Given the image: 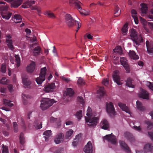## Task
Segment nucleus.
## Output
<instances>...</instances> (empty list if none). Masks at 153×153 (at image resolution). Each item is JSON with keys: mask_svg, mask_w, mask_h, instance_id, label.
Segmentation results:
<instances>
[{"mask_svg": "<svg viewBox=\"0 0 153 153\" xmlns=\"http://www.w3.org/2000/svg\"><path fill=\"white\" fill-rule=\"evenodd\" d=\"M86 115L88 117H85V120L87 125L89 126L94 127L97 125L99 120L97 117H93L92 115V110L91 108L89 106L87 111Z\"/></svg>", "mask_w": 153, "mask_h": 153, "instance_id": "nucleus-1", "label": "nucleus"}, {"mask_svg": "<svg viewBox=\"0 0 153 153\" xmlns=\"http://www.w3.org/2000/svg\"><path fill=\"white\" fill-rule=\"evenodd\" d=\"M65 17L66 23L69 27H72L74 25H76L77 30H76V32H77L81 27V24H80L78 21L75 20L70 14H66Z\"/></svg>", "mask_w": 153, "mask_h": 153, "instance_id": "nucleus-2", "label": "nucleus"}, {"mask_svg": "<svg viewBox=\"0 0 153 153\" xmlns=\"http://www.w3.org/2000/svg\"><path fill=\"white\" fill-rule=\"evenodd\" d=\"M130 36L132 40L136 45L138 46L140 43L143 42V39L140 36H138L136 30L132 29L131 30Z\"/></svg>", "mask_w": 153, "mask_h": 153, "instance_id": "nucleus-3", "label": "nucleus"}, {"mask_svg": "<svg viewBox=\"0 0 153 153\" xmlns=\"http://www.w3.org/2000/svg\"><path fill=\"white\" fill-rule=\"evenodd\" d=\"M56 102L53 99L45 98L42 100L40 107L42 110H45L51 106Z\"/></svg>", "mask_w": 153, "mask_h": 153, "instance_id": "nucleus-4", "label": "nucleus"}, {"mask_svg": "<svg viewBox=\"0 0 153 153\" xmlns=\"http://www.w3.org/2000/svg\"><path fill=\"white\" fill-rule=\"evenodd\" d=\"M8 8L6 5H0V13L2 17L5 19H9L12 15V13L8 11Z\"/></svg>", "mask_w": 153, "mask_h": 153, "instance_id": "nucleus-5", "label": "nucleus"}, {"mask_svg": "<svg viewBox=\"0 0 153 153\" xmlns=\"http://www.w3.org/2000/svg\"><path fill=\"white\" fill-rule=\"evenodd\" d=\"M47 69L45 67L41 69L39 77L37 78L36 81L38 85H41L45 79V75L46 73Z\"/></svg>", "mask_w": 153, "mask_h": 153, "instance_id": "nucleus-6", "label": "nucleus"}, {"mask_svg": "<svg viewBox=\"0 0 153 153\" xmlns=\"http://www.w3.org/2000/svg\"><path fill=\"white\" fill-rule=\"evenodd\" d=\"M106 109L107 113L110 115H115L116 112L115 111L113 104L112 102L107 103Z\"/></svg>", "mask_w": 153, "mask_h": 153, "instance_id": "nucleus-7", "label": "nucleus"}, {"mask_svg": "<svg viewBox=\"0 0 153 153\" xmlns=\"http://www.w3.org/2000/svg\"><path fill=\"white\" fill-rule=\"evenodd\" d=\"M6 43L8 47L10 50H12L14 49V47L13 45V41L12 39V36L10 34L6 35Z\"/></svg>", "mask_w": 153, "mask_h": 153, "instance_id": "nucleus-8", "label": "nucleus"}, {"mask_svg": "<svg viewBox=\"0 0 153 153\" xmlns=\"http://www.w3.org/2000/svg\"><path fill=\"white\" fill-rule=\"evenodd\" d=\"M22 82L25 88H28L31 84V82L28 78L27 75L23 74L22 76Z\"/></svg>", "mask_w": 153, "mask_h": 153, "instance_id": "nucleus-9", "label": "nucleus"}, {"mask_svg": "<svg viewBox=\"0 0 153 153\" xmlns=\"http://www.w3.org/2000/svg\"><path fill=\"white\" fill-rule=\"evenodd\" d=\"M69 3L71 5L74 4L79 12L81 10V5H82V4L78 0H70Z\"/></svg>", "mask_w": 153, "mask_h": 153, "instance_id": "nucleus-10", "label": "nucleus"}, {"mask_svg": "<svg viewBox=\"0 0 153 153\" xmlns=\"http://www.w3.org/2000/svg\"><path fill=\"white\" fill-rule=\"evenodd\" d=\"M112 134V133L111 134L106 135L104 137V139L107 140L109 142H110L112 144L115 145L117 143L116 137Z\"/></svg>", "mask_w": 153, "mask_h": 153, "instance_id": "nucleus-11", "label": "nucleus"}, {"mask_svg": "<svg viewBox=\"0 0 153 153\" xmlns=\"http://www.w3.org/2000/svg\"><path fill=\"white\" fill-rule=\"evenodd\" d=\"M120 59L121 64L123 66L126 72L128 73H129L130 71V68L127 62L126 58L124 57H120Z\"/></svg>", "mask_w": 153, "mask_h": 153, "instance_id": "nucleus-12", "label": "nucleus"}, {"mask_svg": "<svg viewBox=\"0 0 153 153\" xmlns=\"http://www.w3.org/2000/svg\"><path fill=\"white\" fill-rule=\"evenodd\" d=\"M113 78L114 81L118 85H122L120 81V78L119 75V72L117 71H115L113 75Z\"/></svg>", "mask_w": 153, "mask_h": 153, "instance_id": "nucleus-13", "label": "nucleus"}, {"mask_svg": "<svg viewBox=\"0 0 153 153\" xmlns=\"http://www.w3.org/2000/svg\"><path fill=\"white\" fill-rule=\"evenodd\" d=\"M55 88L56 86L54 83H48L45 86L44 90L47 92L53 91Z\"/></svg>", "mask_w": 153, "mask_h": 153, "instance_id": "nucleus-14", "label": "nucleus"}, {"mask_svg": "<svg viewBox=\"0 0 153 153\" xmlns=\"http://www.w3.org/2000/svg\"><path fill=\"white\" fill-rule=\"evenodd\" d=\"M119 143L121 148L126 153H129L131 152V150L128 145L123 141H120Z\"/></svg>", "mask_w": 153, "mask_h": 153, "instance_id": "nucleus-15", "label": "nucleus"}, {"mask_svg": "<svg viewBox=\"0 0 153 153\" xmlns=\"http://www.w3.org/2000/svg\"><path fill=\"white\" fill-rule=\"evenodd\" d=\"M92 149L91 143L90 141H89L84 147V151L85 153H92Z\"/></svg>", "mask_w": 153, "mask_h": 153, "instance_id": "nucleus-16", "label": "nucleus"}, {"mask_svg": "<svg viewBox=\"0 0 153 153\" xmlns=\"http://www.w3.org/2000/svg\"><path fill=\"white\" fill-rule=\"evenodd\" d=\"M63 134L62 133H60L57 134L54 139V141L57 144H59L62 142L63 140Z\"/></svg>", "mask_w": 153, "mask_h": 153, "instance_id": "nucleus-17", "label": "nucleus"}, {"mask_svg": "<svg viewBox=\"0 0 153 153\" xmlns=\"http://www.w3.org/2000/svg\"><path fill=\"white\" fill-rule=\"evenodd\" d=\"M101 128L104 130H107L109 127L108 121L105 119H103L100 123Z\"/></svg>", "mask_w": 153, "mask_h": 153, "instance_id": "nucleus-18", "label": "nucleus"}, {"mask_svg": "<svg viewBox=\"0 0 153 153\" xmlns=\"http://www.w3.org/2000/svg\"><path fill=\"white\" fill-rule=\"evenodd\" d=\"M36 64L35 62L32 61L28 65L26 68L27 71L29 73H32L35 68Z\"/></svg>", "mask_w": 153, "mask_h": 153, "instance_id": "nucleus-19", "label": "nucleus"}, {"mask_svg": "<svg viewBox=\"0 0 153 153\" xmlns=\"http://www.w3.org/2000/svg\"><path fill=\"white\" fill-rule=\"evenodd\" d=\"M118 105L123 111L130 114V110L126 106V104L121 102H119Z\"/></svg>", "mask_w": 153, "mask_h": 153, "instance_id": "nucleus-20", "label": "nucleus"}, {"mask_svg": "<svg viewBox=\"0 0 153 153\" xmlns=\"http://www.w3.org/2000/svg\"><path fill=\"white\" fill-rule=\"evenodd\" d=\"M149 93L146 90L142 89L141 93L139 94L140 97L146 99H149Z\"/></svg>", "mask_w": 153, "mask_h": 153, "instance_id": "nucleus-21", "label": "nucleus"}, {"mask_svg": "<svg viewBox=\"0 0 153 153\" xmlns=\"http://www.w3.org/2000/svg\"><path fill=\"white\" fill-rule=\"evenodd\" d=\"M125 137L131 142H133L134 141V138L133 137L132 134L128 132H126L124 134Z\"/></svg>", "mask_w": 153, "mask_h": 153, "instance_id": "nucleus-22", "label": "nucleus"}, {"mask_svg": "<svg viewBox=\"0 0 153 153\" xmlns=\"http://www.w3.org/2000/svg\"><path fill=\"white\" fill-rule=\"evenodd\" d=\"M131 13L132 16L134 20L135 23L136 24H137L138 23V20L136 11L134 9H132L131 11Z\"/></svg>", "mask_w": 153, "mask_h": 153, "instance_id": "nucleus-23", "label": "nucleus"}, {"mask_svg": "<svg viewBox=\"0 0 153 153\" xmlns=\"http://www.w3.org/2000/svg\"><path fill=\"white\" fill-rule=\"evenodd\" d=\"M22 1L21 0H17L13 1L11 4V7L17 8L22 3Z\"/></svg>", "mask_w": 153, "mask_h": 153, "instance_id": "nucleus-24", "label": "nucleus"}, {"mask_svg": "<svg viewBox=\"0 0 153 153\" xmlns=\"http://www.w3.org/2000/svg\"><path fill=\"white\" fill-rule=\"evenodd\" d=\"M137 107L140 111H143L146 110L145 107L143 106L142 103L139 101L136 102Z\"/></svg>", "mask_w": 153, "mask_h": 153, "instance_id": "nucleus-25", "label": "nucleus"}, {"mask_svg": "<svg viewBox=\"0 0 153 153\" xmlns=\"http://www.w3.org/2000/svg\"><path fill=\"white\" fill-rule=\"evenodd\" d=\"M128 54L130 57L132 59H137L139 58L138 56L136 54L134 51H130L129 53Z\"/></svg>", "mask_w": 153, "mask_h": 153, "instance_id": "nucleus-26", "label": "nucleus"}, {"mask_svg": "<svg viewBox=\"0 0 153 153\" xmlns=\"http://www.w3.org/2000/svg\"><path fill=\"white\" fill-rule=\"evenodd\" d=\"M97 93L99 94L100 98L103 97L105 93L104 88L100 87L99 90L97 91Z\"/></svg>", "mask_w": 153, "mask_h": 153, "instance_id": "nucleus-27", "label": "nucleus"}, {"mask_svg": "<svg viewBox=\"0 0 153 153\" xmlns=\"http://www.w3.org/2000/svg\"><path fill=\"white\" fill-rule=\"evenodd\" d=\"M14 21L16 23L20 22L22 21V19L21 16L18 14H16L13 17Z\"/></svg>", "mask_w": 153, "mask_h": 153, "instance_id": "nucleus-28", "label": "nucleus"}, {"mask_svg": "<svg viewBox=\"0 0 153 153\" xmlns=\"http://www.w3.org/2000/svg\"><path fill=\"white\" fill-rule=\"evenodd\" d=\"M153 146L152 144L148 143L146 144L144 147V149L148 152H152Z\"/></svg>", "mask_w": 153, "mask_h": 153, "instance_id": "nucleus-29", "label": "nucleus"}, {"mask_svg": "<svg viewBox=\"0 0 153 153\" xmlns=\"http://www.w3.org/2000/svg\"><path fill=\"white\" fill-rule=\"evenodd\" d=\"M44 137L45 138V140L47 141L48 139L51 135V130H48L45 131L43 133Z\"/></svg>", "mask_w": 153, "mask_h": 153, "instance_id": "nucleus-30", "label": "nucleus"}, {"mask_svg": "<svg viewBox=\"0 0 153 153\" xmlns=\"http://www.w3.org/2000/svg\"><path fill=\"white\" fill-rule=\"evenodd\" d=\"M120 10V8L118 7V6L117 4H115L114 5V16H119L120 14V11L119 12Z\"/></svg>", "mask_w": 153, "mask_h": 153, "instance_id": "nucleus-31", "label": "nucleus"}, {"mask_svg": "<svg viewBox=\"0 0 153 153\" xmlns=\"http://www.w3.org/2000/svg\"><path fill=\"white\" fill-rule=\"evenodd\" d=\"M41 48L39 46H37L35 47L33 50V52L34 56H37L40 53Z\"/></svg>", "mask_w": 153, "mask_h": 153, "instance_id": "nucleus-32", "label": "nucleus"}, {"mask_svg": "<svg viewBox=\"0 0 153 153\" xmlns=\"http://www.w3.org/2000/svg\"><path fill=\"white\" fill-rule=\"evenodd\" d=\"M74 94L73 90L71 88H68L67 89L66 96H68L69 97L73 96Z\"/></svg>", "mask_w": 153, "mask_h": 153, "instance_id": "nucleus-33", "label": "nucleus"}, {"mask_svg": "<svg viewBox=\"0 0 153 153\" xmlns=\"http://www.w3.org/2000/svg\"><path fill=\"white\" fill-rule=\"evenodd\" d=\"M126 85L129 87L134 88V86L132 83V79L130 78L127 79L126 83Z\"/></svg>", "mask_w": 153, "mask_h": 153, "instance_id": "nucleus-34", "label": "nucleus"}, {"mask_svg": "<svg viewBox=\"0 0 153 153\" xmlns=\"http://www.w3.org/2000/svg\"><path fill=\"white\" fill-rule=\"evenodd\" d=\"M113 51L114 52L118 53L120 55H122L123 53L122 48L120 46H118L116 47L114 49Z\"/></svg>", "mask_w": 153, "mask_h": 153, "instance_id": "nucleus-35", "label": "nucleus"}, {"mask_svg": "<svg viewBox=\"0 0 153 153\" xmlns=\"http://www.w3.org/2000/svg\"><path fill=\"white\" fill-rule=\"evenodd\" d=\"M140 5L141 6V11L142 13L143 14L146 13L148 10V8L146 4H141Z\"/></svg>", "mask_w": 153, "mask_h": 153, "instance_id": "nucleus-36", "label": "nucleus"}, {"mask_svg": "<svg viewBox=\"0 0 153 153\" xmlns=\"http://www.w3.org/2000/svg\"><path fill=\"white\" fill-rule=\"evenodd\" d=\"M15 57L16 60L15 62L16 63V66L18 67L20 65V58L18 55H15Z\"/></svg>", "mask_w": 153, "mask_h": 153, "instance_id": "nucleus-37", "label": "nucleus"}, {"mask_svg": "<svg viewBox=\"0 0 153 153\" xmlns=\"http://www.w3.org/2000/svg\"><path fill=\"white\" fill-rule=\"evenodd\" d=\"M145 123L148 125L147 127L148 129H151L153 127V123L152 122L150 121H146Z\"/></svg>", "mask_w": 153, "mask_h": 153, "instance_id": "nucleus-38", "label": "nucleus"}, {"mask_svg": "<svg viewBox=\"0 0 153 153\" xmlns=\"http://www.w3.org/2000/svg\"><path fill=\"white\" fill-rule=\"evenodd\" d=\"M31 6V5L29 1V0H27L24 2L23 5L22 6V7L24 8L29 7Z\"/></svg>", "mask_w": 153, "mask_h": 153, "instance_id": "nucleus-39", "label": "nucleus"}, {"mask_svg": "<svg viewBox=\"0 0 153 153\" xmlns=\"http://www.w3.org/2000/svg\"><path fill=\"white\" fill-rule=\"evenodd\" d=\"M25 137H24V134L21 132L20 135L19 136V140L21 144L23 145L25 143Z\"/></svg>", "mask_w": 153, "mask_h": 153, "instance_id": "nucleus-40", "label": "nucleus"}, {"mask_svg": "<svg viewBox=\"0 0 153 153\" xmlns=\"http://www.w3.org/2000/svg\"><path fill=\"white\" fill-rule=\"evenodd\" d=\"M128 25L127 24H126L123 26L122 28V31L124 35L126 34L127 32L128 29Z\"/></svg>", "mask_w": 153, "mask_h": 153, "instance_id": "nucleus-41", "label": "nucleus"}, {"mask_svg": "<svg viewBox=\"0 0 153 153\" xmlns=\"http://www.w3.org/2000/svg\"><path fill=\"white\" fill-rule=\"evenodd\" d=\"M4 102L6 105L11 107L13 106L14 105L13 103H11V101L9 100H4Z\"/></svg>", "mask_w": 153, "mask_h": 153, "instance_id": "nucleus-42", "label": "nucleus"}, {"mask_svg": "<svg viewBox=\"0 0 153 153\" xmlns=\"http://www.w3.org/2000/svg\"><path fill=\"white\" fill-rule=\"evenodd\" d=\"M80 136L79 134H78L77 135H76V139L74 141H73L72 143L73 146H76L77 145L78 141L79 140V136Z\"/></svg>", "mask_w": 153, "mask_h": 153, "instance_id": "nucleus-43", "label": "nucleus"}, {"mask_svg": "<svg viewBox=\"0 0 153 153\" xmlns=\"http://www.w3.org/2000/svg\"><path fill=\"white\" fill-rule=\"evenodd\" d=\"M82 110H80L77 111L76 114V117L79 119L80 120L81 119L82 116Z\"/></svg>", "mask_w": 153, "mask_h": 153, "instance_id": "nucleus-44", "label": "nucleus"}, {"mask_svg": "<svg viewBox=\"0 0 153 153\" xmlns=\"http://www.w3.org/2000/svg\"><path fill=\"white\" fill-rule=\"evenodd\" d=\"M0 83L3 84H7L9 83V80L5 77H3L0 80Z\"/></svg>", "mask_w": 153, "mask_h": 153, "instance_id": "nucleus-45", "label": "nucleus"}, {"mask_svg": "<svg viewBox=\"0 0 153 153\" xmlns=\"http://www.w3.org/2000/svg\"><path fill=\"white\" fill-rule=\"evenodd\" d=\"M73 131L72 129H70L67 131L66 133V138H68L70 137L72 134L73 133Z\"/></svg>", "mask_w": 153, "mask_h": 153, "instance_id": "nucleus-46", "label": "nucleus"}, {"mask_svg": "<svg viewBox=\"0 0 153 153\" xmlns=\"http://www.w3.org/2000/svg\"><path fill=\"white\" fill-rule=\"evenodd\" d=\"M14 128V131L15 132H17L18 131V126L16 122H14L13 123Z\"/></svg>", "mask_w": 153, "mask_h": 153, "instance_id": "nucleus-47", "label": "nucleus"}, {"mask_svg": "<svg viewBox=\"0 0 153 153\" xmlns=\"http://www.w3.org/2000/svg\"><path fill=\"white\" fill-rule=\"evenodd\" d=\"M85 83V82L83 79L80 77L77 80V83L80 85H83Z\"/></svg>", "mask_w": 153, "mask_h": 153, "instance_id": "nucleus-48", "label": "nucleus"}, {"mask_svg": "<svg viewBox=\"0 0 153 153\" xmlns=\"http://www.w3.org/2000/svg\"><path fill=\"white\" fill-rule=\"evenodd\" d=\"M2 153H9L8 147L7 146H4V145H3Z\"/></svg>", "mask_w": 153, "mask_h": 153, "instance_id": "nucleus-49", "label": "nucleus"}, {"mask_svg": "<svg viewBox=\"0 0 153 153\" xmlns=\"http://www.w3.org/2000/svg\"><path fill=\"white\" fill-rule=\"evenodd\" d=\"M147 51L148 53L151 55H153V47L151 46L147 49Z\"/></svg>", "mask_w": 153, "mask_h": 153, "instance_id": "nucleus-50", "label": "nucleus"}, {"mask_svg": "<svg viewBox=\"0 0 153 153\" xmlns=\"http://www.w3.org/2000/svg\"><path fill=\"white\" fill-rule=\"evenodd\" d=\"M77 99L78 101L81 103L82 105H83L85 101L83 98L81 97H77Z\"/></svg>", "mask_w": 153, "mask_h": 153, "instance_id": "nucleus-51", "label": "nucleus"}, {"mask_svg": "<svg viewBox=\"0 0 153 153\" xmlns=\"http://www.w3.org/2000/svg\"><path fill=\"white\" fill-rule=\"evenodd\" d=\"M102 84L105 86H107L109 83V79L108 78L104 79L102 81Z\"/></svg>", "mask_w": 153, "mask_h": 153, "instance_id": "nucleus-52", "label": "nucleus"}, {"mask_svg": "<svg viewBox=\"0 0 153 153\" xmlns=\"http://www.w3.org/2000/svg\"><path fill=\"white\" fill-rule=\"evenodd\" d=\"M63 150V148H57L55 149L54 153H61Z\"/></svg>", "mask_w": 153, "mask_h": 153, "instance_id": "nucleus-53", "label": "nucleus"}, {"mask_svg": "<svg viewBox=\"0 0 153 153\" xmlns=\"http://www.w3.org/2000/svg\"><path fill=\"white\" fill-rule=\"evenodd\" d=\"M45 14L48 15L49 17L53 18H54L55 17L54 15L52 13L47 12L45 13Z\"/></svg>", "mask_w": 153, "mask_h": 153, "instance_id": "nucleus-54", "label": "nucleus"}, {"mask_svg": "<svg viewBox=\"0 0 153 153\" xmlns=\"http://www.w3.org/2000/svg\"><path fill=\"white\" fill-rule=\"evenodd\" d=\"M133 127L136 130L140 132H142V131L140 126H134Z\"/></svg>", "mask_w": 153, "mask_h": 153, "instance_id": "nucleus-55", "label": "nucleus"}, {"mask_svg": "<svg viewBox=\"0 0 153 153\" xmlns=\"http://www.w3.org/2000/svg\"><path fill=\"white\" fill-rule=\"evenodd\" d=\"M84 37L85 39L87 37L88 39H92L93 38V36L91 34L88 33L85 35Z\"/></svg>", "mask_w": 153, "mask_h": 153, "instance_id": "nucleus-56", "label": "nucleus"}, {"mask_svg": "<svg viewBox=\"0 0 153 153\" xmlns=\"http://www.w3.org/2000/svg\"><path fill=\"white\" fill-rule=\"evenodd\" d=\"M60 77L61 79L65 81L66 82H68L70 81L69 79L68 78L65 77L63 76H61Z\"/></svg>", "mask_w": 153, "mask_h": 153, "instance_id": "nucleus-57", "label": "nucleus"}, {"mask_svg": "<svg viewBox=\"0 0 153 153\" xmlns=\"http://www.w3.org/2000/svg\"><path fill=\"white\" fill-rule=\"evenodd\" d=\"M22 97L24 99V100H26L25 98H30L31 97V96L29 95L23 94H22Z\"/></svg>", "mask_w": 153, "mask_h": 153, "instance_id": "nucleus-58", "label": "nucleus"}, {"mask_svg": "<svg viewBox=\"0 0 153 153\" xmlns=\"http://www.w3.org/2000/svg\"><path fill=\"white\" fill-rule=\"evenodd\" d=\"M58 120L57 118H55L53 117H51L50 118V121L51 123H54L57 120Z\"/></svg>", "mask_w": 153, "mask_h": 153, "instance_id": "nucleus-59", "label": "nucleus"}, {"mask_svg": "<svg viewBox=\"0 0 153 153\" xmlns=\"http://www.w3.org/2000/svg\"><path fill=\"white\" fill-rule=\"evenodd\" d=\"M5 70H6V66L5 65L2 64L1 65V72L4 73L5 72Z\"/></svg>", "mask_w": 153, "mask_h": 153, "instance_id": "nucleus-60", "label": "nucleus"}, {"mask_svg": "<svg viewBox=\"0 0 153 153\" xmlns=\"http://www.w3.org/2000/svg\"><path fill=\"white\" fill-rule=\"evenodd\" d=\"M151 14H149L148 15V17L153 20V9H152L151 11Z\"/></svg>", "mask_w": 153, "mask_h": 153, "instance_id": "nucleus-61", "label": "nucleus"}, {"mask_svg": "<svg viewBox=\"0 0 153 153\" xmlns=\"http://www.w3.org/2000/svg\"><path fill=\"white\" fill-rule=\"evenodd\" d=\"M0 91L1 93H4L6 91V89L4 87H2L0 89Z\"/></svg>", "mask_w": 153, "mask_h": 153, "instance_id": "nucleus-62", "label": "nucleus"}, {"mask_svg": "<svg viewBox=\"0 0 153 153\" xmlns=\"http://www.w3.org/2000/svg\"><path fill=\"white\" fill-rule=\"evenodd\" d=\"M148 134L151 139L153 140V131L148 132Z\"/></svg>", "mask_w": 153, "mask_h": 153, "instance_id": "nucleus-63", "label": "nucleus"}, {"mask_svg": "<svg viewBox=\"0 0 153 153\" xmlns=\"http://www.w3.org/2000/svg\"><path fill=\"white\" fill-rule=\"evenodd\" d=\"M65 124L66 125H72L73 124V123L71 121L68 120L66 122Z\"/></svg>", "mask_w": 153, "mask_h": 153, "instance_id": "nucleus-64", "label": "nucleus"}]
</instances>
